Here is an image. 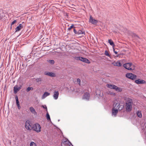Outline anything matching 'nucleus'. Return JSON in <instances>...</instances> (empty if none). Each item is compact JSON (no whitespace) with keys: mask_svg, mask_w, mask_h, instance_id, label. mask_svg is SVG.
Returning a JSON list of instances; mask_svg holds the SVG:
<instances>
[{"mask_svg":"<svg viewBox=\"0 0 146 146\" xmlns=\"http://www.w3.org/2000/svg\"><path fill=\"white\" fill-rule=\"evenodd\" d=\"M120 30L124 32L125 33L127 34L128 36H138L135 33L128 30L126 28L122 27H121Z\"/></svg>","mask_w":146,"mask_h":146,"instance_id":"nucleus-1","label":"nucleus"},{"mask_svg":"<svg viewBox=\"0 0 146 146\" xmlns=\"http://www.w3.org/2000/svg\"><path fill=\"white\" fill-rule=\"evenodd\" d=\"M132 103V100L131 99H128L127 101L125 104V106L126 110L128 111H130L131 110V104Z\"/></svg>","mask_w":146,"mask_h":146,"instance_id":"nucleus-2","label":"nucleus"},{"mask_svg":"<svg viewBox=\"0 0 146 146\" xmlns=\"http://www.w3.org/2000/svg\"><path fill=\"white\" fill-rule=\"evenodd\" d=\"M74 58L77 60H80L85 63L90 64V61L87 58L80 56H74Z\"/></svg>","mask_w":146,"mask_h":146,"instance_id":"nucleus-3","label":"nucleus"},{"mask_svg":"<svg viewBox=\"0 0 146 146\" xmlns=\"http://www.w3.org/2000/svg\"><path fill=\"white\" fill-rule=\"evenodd\" d=\"M41 128L40 124L38 123H36L33 125L32 129L37 133H38L41 131Z\"/></svg>","mask_w":146,"mask_h":146,"instance_id":"nucleus-4","label":"nucleus"},{"mask_svg":"<svg viewBox=\"0 0 146 146\" xmlns=\"http://www.w3.org/2000/svg\"><path fill=\"white\" fill-rule=\"evenodd\" d=\"M33 126H32L31 122L29 120H27L25 122V127L26 129L28 130L31 131L32 130Z\"/></svg>","mask_w":146,"mask_h":146,"instance_id":"nucleus-5","label":"nucleus"},{"mask_svg":"<svg viewBox=\"0 0 146 146\" xmlns=\"http://www.w3.org/2000/svg\"><path fill=\"white\" fill-rule=\"evenodd\" d=\"M126 77L128 78L134 80L136 79L137 76L132 73H127L126 74Z\"/></svg>","mask_w":146,"mask_h":146,"instance_id":"nucleus-6","label":"nucleus"},{"mask_svg":"<svg viewBox=\"0 0 146 146\" xmlns=\"http://www.w3.org/2000/svg\"><path fill=\"white\" fill-rule=\"evenodd\" d=\"M89 21L90 23L93 25H96L98 23V20L94 19L91 15L90 16Z\"/></svg>","mask_w":146,"mask_h":146,"instance_id":"nucleus-7","label":"nucleus"},{"mask_svg":"<svg viewBox=\"0 0 146 146\" xmlns=\"http://www.w3.org/2000/svg\"><path fill=\"white\" fill-rule=\"evenodd\" d=\"M132 65V64L131 63H128L126 64H123V67L129 70H132V69L131 67Z\"/></svg>","mask_w":146,"mask_h":146,"instance_id":"nucleus-8","label":"nucleus"},{"mask_svg":"<svg viewBox=\"0 0 146 146\" xmlns=\"http://www.w3.org/2000/svg\"><path fill=\"white\" fill-rule=\"evenodd\" d=\"M135 82L137 84H146V82L144 80L140 79H138L135 80Z\"/></svg>","mask_w":146,"mask_h":146,"instance_id":"nucleus-9","label":"nucleus"},{"mask_svg":"<svg viewBox=\"0 0 146 146\" xmlns=\"http://www.w3.org/2000/svg\"><path fill=\"white\" fill-rule=\"evenodd\" d=\"M59 95V92L58 91L55 90L54 92L53 97L55 100H57L58 98Z\"/></svg>","mask_w":146,"mask_h":146,"instance_id":"nucleus-10","label":"nucleus"},{"mask_svg":"<svg viewBox=\"0 0 146 146\" xmlns=\"http://www.w3.org/2000/svg\"><path fill=\"white\" fill-rule=\"evenodd\" d=\"M90 95L89 93L86 92L84 94L83 97V98L86 100H88L90 98Z\"/></svg>","mask_w":146,"mask_h":146,"instance_id":"nucleus-11","label":"nucleus"},{"mask_svg":"<svg viewBox=\"0 0 146 146\" xmlns=\"http://www.w3.org/2000/svg\"><path fill=\"white\" fill-rule=\"evenodd\" d=\"M44 74L46 75H47L51 77L55 76V74L54 73L52 72H45Z\"/></svg>","mask_w":146,"mask_h":146,"instance_id":"nucleus-12","label":"nucleus"},{"mask_svg":"<svg viewBox=\"0 0 146 146\" xmlns=\"http://www.w3.org/2000/svg\"><path fill=\"white\" fill-rule=\"evenodd\" d=\"M107 86L111 89H115L116 87V86L114 85L110 84H107Z\"/></svg>","mask_w":146,"mask_h":146,"instance_id":"nucleus-13","label":"nucleus"},{"mask_svg":"<svg viewBox=\"0 0 146 146\" xmlns=\"http://www.w3.org/2000/svg\"><path fill=\"white\" fill-rule=\"evenodd\" d=\"M118 110L117 109H113L112 110V115L116 116Z\"/></svg>","mask_w":146,"mask_h":146,"instance_id":"nucleus-14","label":"nucleus"},{"mask_svg":"<svg viewBox=\"0 0 146 146\" xmlns=\"http://www.w3.org/2000/svg\"><path fill=\"white\" fill-rule=\"evenodd\" d=\"M29 110L34 115L36 114V112L35 109L33 107H30L29 108Z\"/></svg>","mask_w":146,"mask_h":146,"instance_id":"nucleus-15","label":"nucleus"},{"mask_svg":"<svg viewBox=\"0 0 146 146\" xmlns=\"http://www.w3.org/2000/svg\"><path fill=\"white\" fill-rule=\"evenodd\" d=\"M19 91L17 85H15L14 87V91L15 94H16Z\"/></svg>","mask_w":146,"mask_h":146,"instance_id":"nucleus-16","label":"nucleus"},{"mask_svg":"<svg viewBox=\"0 0 146 146\" xmlns=\"http://www.w3.org/2000/svg\"><path fill=\"white\" fill-rule=\"evenodd\" d=\"M22 27V24H20L15 29V32H17V31H20Z\"/></svg>","mask_w":146,"mask_h":146,"instance_id":"nucleus-17","label":"nucleus"},{"mask_svg":"<svg viewBox=\"0 0 146 146\" xmlns=\"http://www.w3.org/2000/svg\"><path fill=\"white\" fill-rule=\"evenodd\" d=\"M50 94V93L47 92H45L44 94L42 95V99L44 98H46L47 96L49 95Z\"/></svg>","mask_w":146,"mask_h":146,"instance_id":"nucleus-18","label":"nucleus"},{"mask_svg":"<svg viewBox=\"0 0 146 146\" xmlns=\"http://www.w3.org/2000/svg\"><path fill=\"white\" fill-rule=\"evenodd\" d=\"M35 81L37 82L40 84L42 81V79L41 78H37L35 79Z\"/></svg>","mask_w":146,"mask_h":146,"instance_id":"nucleus-19","label":"nucleus"},{"mask_svg":"<svg viewBox=\"0 0 146 146\" xmlns=\"http://www.w3.org/2000/svg\"><path fill=\"white\" fill-rule=\"evenodd\" d=\"M136 114L137 116L139 118H141L142 116V115L141 111H138L136 112Z\"/></svg>","mask_w":146,"mask_h":146,"instance_id":"nucleus-20","label":"nucleus"},{"mask_svg":"<svg viewBox=\"0 0 146 146\" xmlns=\"http://www.w3.org/2000/svg\"><path fill=\"white\" fill-rule=\"evenodd\" d=\"M108 42L113 47L115 46L114 44L113 41L111 39H109Z\"/></svg>","mask_w":146,"mask_h":146,"instance_id":"nucleus-21","label":"nucleus"},{"mask_svg":"<svg viewBox=\"0 0 146 146\" xmlns=\"http://www.w3.org/2000/svg\"><path fill=\"white\" fill-rule=\"evenodd\" d=\"M85 32L81 30H79L77 31V34L79 35L81 34H84Z\"/></svg>","mask_w":146,"mask_h":146,"instance_id":"nucleus-22","label":"nucleus"},{"mask_svg":"<svg viewBox=\"0 0 146 146\" xmlns=\"http://www.w3.org/2000/svg\"><path fill=\"white\" fill-rule=\"evenodd\" d=\"M15 99H16V104L17 105V106H19L20 105L19 104V99L18 98L17 96H15Z\"/></svg>","mask_w":146,"mask_h":146,"instance_id":"nucleus-23","label":"nucleus"},{"mask_svg":"<svg viewBox=\"0 0 146 146\" xmlns=\"http://www.w3.org/2000/svg\"><path fill=\"white\" fill-rule=\"evenodd\" d=\"M15 99H16V104L17 105V106H19L20 105L19 104V99L18 98L17 96H15Z\"/></svg>","mask_w":146,"mask_h":146,"instance_id":"nucleus-24","label":"nucleus"},{"mask_svg":"<svg viewBox=\"0 0 146 146\" xmlns=\"http://www.w3.org/2000/svg\"><path fill=\"white\" fill-rule=\"evenodd\" d=\"M114 90H115L116 91H118V92H121L122 91V90L121 89V88L117 87L116 86V87L115 88V89Z\"/></svg>","mask_w":146,"mask_h":146,"instance_id":"nucleus-25","label":"nucleus"},{"mask_svg":"<svg viewBox=\"0 0 146 146\" xmlns=\"http://www.w3.org/2000/svg\"><path fill=\"white\" fill-rule=\"evenodd\" d=\"M115 65L118 66H121L122 65V64L120 62L118 61L116 63Z\"/></svg>","mask_w":146,"mask_h":146,"instance_id":"nucleus-26","label":"nucleus"},{"mask_svg":"<svg viewBox=\"0 0 146 146\" xmlns=\"http://www.w3.org/2000/svg\"><path fill=\"white\" fill-rule=\"evenodd\" d=\"M33 88L32 87H28L26 91L27 92H29L31 90H33Z\"/></svg>","mask_w":146,"mask_h":146,"instance_id":"nucleus-27","label":"nucleus"},{"mask_svg":"<svg viewBox=\"0 0 146 146\" xmlns=\"http://www.w3.org/2000/svg\"><path fill=\"white\" fill-rule=\"evenodd\" d=\"M75 28V27H74V25L73 24H72L70 27L68 28V30L70 31L72 29H73Z\"/></svg>","mask_w":146,"mask_h":146,"instance_id":"nucleus-28","label":"nucleus"},{"mask_svg":"<svg viewBox=\"0 0 146 146\" xmlns=\"http://www.w3.org/2000/svg\"><path fill=\"white\" fill-rule=\"evenodd\" d=\"M47 113L46 114V117L48 120H50V115L48 113V112H47Z\"/></svg>","mask_w":146,"mask_h":146,"instance_id":"nucleus-29","label":"nucleus"},{"mask_svg":"<svg viewBox=\"0 0 146 146\" xmlns=\"http://www.w3.org/2000/svg\"><path fill=\"white\" fill-rule=\"evenodd\" d=\"M105 54L106 56H108V57H110V55L109 54L107 50H106L105 51Z\"/></svg>","mask_w":146,"mask_h":146,"instance_id":"nucleus-30","label":"nucleus"},{"mask_svg":"<svg viewBox=\"0 0 146 146\" xmlns=\"http://www.w3.org/2000/svg\"><path fill=\"white\" fill-rule=\"evenodd\" d=\"M69 37H66V38L64 39L66 41H71V39L69 38Z\"/></svg>","mask_w":146,"mask_h":146,"instance_id":"nucleus-31","label":"nucleus"},{"mask_svg":"<svg viewBox=\"0 0 146 146\" xmlns=\"http://www.w3.org/2000/svg\"><path fill=\"white\" fill-rule=\"evenodd\" d=\"M30 146H36V144L33 142H32L30 143Z\"/></svg>","mask_w":146,"mask_h":146,"instance_id":"nucleus-32","label":"nucleus"},{"mask_svg":"<svg viewBox=\"0 0 146 146\" xmlns=\"http://www.w3.org/2000/svg\"><path fill=\"white\" fill-rule=\"evenodd\" d=\"M49 61L50 63L52 64L54 63V61L53 60H49Z\"/></svg>","mask_w":146,"mask_h":146,"instance_id":"nucleus-33","label":"nucleus"},{"mask_svg":"<svg viewBox=\"0 0 146 146\" xmlns=\"http://www.w3.org/2000/svg\"><path fill=\"white\" fill-rule=\"evenodd\" d=\"M77 82L79 84V86H80V79L78 78L77 79Z\"/></svg>","mask_w":146,"mask_h":146,"instance_id":"nucleus-34","label":"nucleus"},{"mask_svg":"<svg viewBox=\"0 0 146 146\" xmlns=\"http://www.w3.org/2000/svg\"><path fill=\"white\" fill-rule=\"evenodd\" d=\"M42 107L43 108H44L45 109H46V111L47 112L48 111H47V107L46 106V105H44V106H43V105H42Z\"/></svg>","mask_w":146,"mask_h":146,"instance_id":"nucleus-35","label":"nucleus"},{"mask_svg":"<svg viewBox=\"0 0 146 146\" xmlns=\"http://www.w3.org/2000/svg\"><path fill=\"white\" fill-rule=\"evenodd\" d=\"M73 31L75 34H77V31L75 28H73Z\"/></svg>","mask_w":146,"mask_h":146,"instance_id":"nucleus-36","label":"nucleus"},{"mask_svg":"<svg viewBox=\"0 0 146 146\" xmlns=\"http://www.w3.org/2000/svg\"><path fill=\"white\" fill-rule=\"evenodd\" d=\"M16 21H16V20H15L14 21L11 23V25L12 26V25H13L16 22Z\"/></svg>","mask_w":146,"mask_h":146,"instance_id":"nucleus-37","label":"nucleus"},{"mask_svg":"<svg viewBox=\"0 0 146 146\" xmlns=\"http://www.w3.org/2000/svg\"><path fill=\"white\" fill-rule=\"evenodd\" d=\"M76 91L77 92H78L79 93H81V92H80V88H78L76 90Z\"/></svg>","mask_w":146,"mask_h":146,"instance_id":"nucleus-38","label":"nucleus"},{"mask_svg":"<svg viewBox=\"0 0 146 146\" xmlns=\"http://www.w3.org/2000/svg\"><path fill=\"white\" fill-rule=\"evenodd\" d=\"M113 51L115 54H117V52L115 50L113 47Z\"/></svg>","mask_w":146,"mask_h":146,"instance_id":"nucleus-39","label":"nucleus"},{"mask_svg":"<svg viewBox=\"0 0 146 146\" xmlns=\"http://www.w3.org/2000/svg\"><path fill=\"white\" fill-rule=\"evenodd\" d=\"M21 87H22V86H21H21H19V87H18V89H19V90L21 89Z\"/></svg>","mask_w":146,"mask_h":146,"instance_id":"nucleus-40","label":"nucleus"},{"mask_svg":"<svg viewBox=\"0 0 146 146\" xmlns=\"http://www.w3.org/2000/svg\"><path fill=\"white\" fill-rule=\"evenodd\" d=\"M62 143H63V144L65 145L66 143V141H64L63 142H62Z\"/></svg>","mask_w":146,"mask_h":146,"instance_id":"nucleus-41","label":"nucleus"},{"mask_svg":"<svg viewBox=\"0 0 146 146\" xmlns=\"http://www.w3.org/2000/svg\"><path fill=\"white\" fill-rule=\"evenodd\" d=\"M17 107H18V109L19 110L20 109V108H21V107H20V105H19V106H17Z\"/></svg>","mask_w":146,"mask_h":146,"instance_id":"nucleus-42","label":"nucleus"},{"mask_svg":"<svg viewBox=\"0 0 146 146\" xmlns=\"http://www.w3.org/2000/svg\"><path fill=\"white\" fill-rule=\"evenodd\" d=\"M92 40L93 39V40H94L95 41V40H94V37H92Z\"/></svg>","mask_w":146,"mask_h":146,"instance_id":"nucleus-43","label":"nucleus"},{"mask_svg":"<svg viewBox=\"0 0 146 146\" xmlns=\"http://www.w3.org/2000/svg\"><path fill=\"white\" fill-rule=\"evenodd\" d=\"M95 40H97V37H95Z\"/></svg>","mask_w":146,"mask_h":146,"instance_id":"nucleus-44","label":"nucleus"},{"mask_svg":"<svg viewBox=\"0 0 146 146\" xmlns=\"http://www.w3.org/2000/svg\"><path fill=\"white\" fill-rule=\"evenodd\" d=\"M42 38H43V37H41V38H40V40Z\"/></svg>","mask_w":146,"mask_h":146,"instance_id":"nucleus-45","label":"nucleus"},{"mask_svg":"<svg viewBox=\"0 0 146 146\" xmlns=\"http://www.w3.org/2000/svg\"><path fill=\"white\" fill-rule=\"evenodd\" d=\"M44 39V38H43L42 39H41V40H43V39Z\"/></svg>","mask_w":146,"mask_h":146,"instance_id":"nucleus-46","label":"nucleus"},{"mask_svg":"<svg viewBox=\"0 0 146 146\" xmlns=\"http://www.w3.org/2000/svg\"><path fill=\"white\" fill-rule=\"evenodd\" d=\"M19 35H18L17 36V37H18V36H19Z\"/></svg>","mask_w":146,"mask_h":146,"instance_id":"nucleus-47","label":"nucleus"},{"mask_svg":"<svg viewBox=\"0 0 146 146\" xmlns=\"http://www.w3.org/2000/svg\"><path fill=\"white\" fill-rule=\"evenodd\" d=\"M81 36V37L83 36Z\"/></svg>","mask_w":146,"mask_h":146,"instance_id":"nucleus-48","label":"nucleus"}]
</instances>
